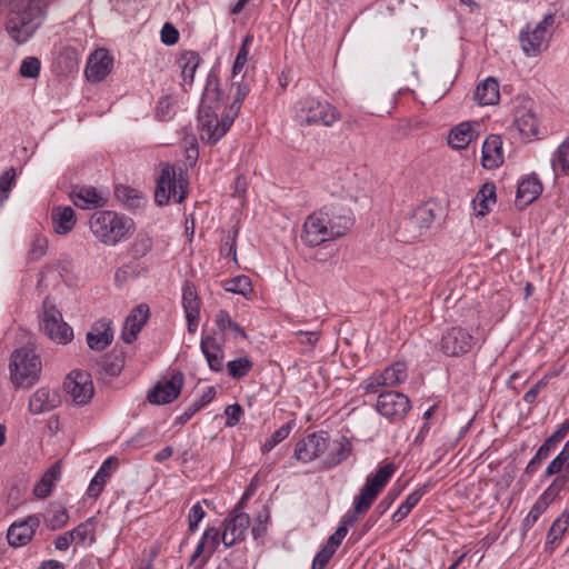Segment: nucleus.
Segmentation results:
<instances>
[{"instance_id": "obj_1", "label": "nucleus", "mask_w": 569, "mask_h": 569, "mask_svg": "<svg viewBox=\"0 0 569 569\" xmlns=\"http://www.w3.org/2000/svg\"><path fill=\"white\" fill-rule=\"evenodd\" d=\"M220 97L218 76L211 71L198 110L200 139L209 146L216 144L228 132L234 120L231 113L224 114L221 119L218 118Z\"/></svg>"}, {"instance_id": "obj_2", "label": "nucleus", "mask_w": 569, "mask_h": 569, "mask_svg": "<svg viewBox=\"0 0 569 569\" xmlns=\"http://www.w3.org/2000/svg\"><path fill=\"white\" fill-rule=\"evenodd\" d=\"M88 223L94 238L107 247L128 240L134 232L133 220L112 210L94 211Z\"/></svg>"}, {"instance_id": "obj_3", "label": "nucleus", "mask_w": 569, "mask_h": 569, "mask_svg": "<svg viewBox=\"0 0 569 569\" xmlns=\"http://www.w3.org/2000/svg\"><path fill=\"white\" fill-rule=\"evenodd\" d=\"M395 471L396 467L393 463H386L376 473H370L359 495L355 497L353 511H348L343 516L340 526H346V529H348L349 526L357 522L358 515L365 513L372 506Z\"/></svg>"}, {"instance_id": "obj_4", "label": "nucleus", "mask_w": 569, "mask_h": 569, "mask_svg": "<svg viewBox=\"0 0 569 569\" xmlns=\"http://www.w3.org/2000/svg\"><path fill=\"white\" fill-rule=\"evenodd\" d=\"M46 4L42 0H29L7 24L10 37L18 43L28 41L43 22Z\"/></svg>"}, {"instance_id": "obj_5", "label": "nucleus", "mask_w": 569, "mask_h": 569, "mask_svg": "<svg viewBox=\"0 0 569 569\" xmlns=\"http://www.w3.org/2000/svg\"><path fill=\"white\" fill-rule=\"evenodd\" d=\"M10 379L16 388H30L41 372V360L34 350L22 347L16 349L10 358Z\"/></svg>"}, {"instance_id": "obj_6", "label": "nucleus", "mask_w": 569, "mask_h": 569, "mask_svg": "<svg viewBox=\"0 0 569 569\" xmlns=\"http://www.w3.org/2000/svg\"><path fill=\"white\" fill-rule=\"evenodd\" d=\"M188 194V180L182 177L180 170L179 177L173 166L167 163L162 167L154 189V201L158 206L168 204L172 198L177 203L184 201Z\"/></svg>"}, {"instance_id": "obj_7", "label": "nucleus", "mask_w": 569, "mask_h": 569, "mask_svg": "<svg viewBox=\"0 0 569 569\" xmlns=\"http://www.w3.org/2000/svg\"><path fill=\"white\" fill-rule=\"evenodd\" d=\"M297 120L302 126H332L339 118V111L327 101L308 97L298 102Z\"/></svg>"}, {"instance_id": "obj_8", "label": "nucleus", "mask_w": 569, "mask_h": 569, "mask_svg": "<svg viewBox=\"0 0 569 569\" xmlns=\"http://www.w3.org/2000/svg\"><path fill=\"white\" fill-rule=\"evenodd\" d=\"M40 328L50 340L60 345H66L73 338L72 328L63 321L61 312L50 302L49 298L43 301Z\"/></svg>"}, {"instance_id": "obj_9", "label": "nucleus", "mask_w": 569, "mask_h": 569, "mask_svg": "<svg viewBox=\"0 0 569 569\" xmlns=\"http://www.w3.org/2000/svg\"><path fill=\"white\" fill-rule=\"evenodd\" d=\"M249 495L250 491L247 490L243 493L241 501L234 507L230 516L223 521L224 529L221 535V541L227 548L232 547L238 541L243 540L246 537V532L250 525V517L248 513L241 512L240 509L242 508V501L248 498Z\"/></svg>"}, {"instance_id": "obj_10", "label": "nucleus", "mask_w": 569, "mask_h": 569, "mask_svg": "<svg viewBox=\"0 0 569 569\" xmlns=\"http://www.w3.org/2000/svg\"><path fill=\"white\" fill-rule=\"evenodd\" d=\"M555 16L546 14L543 19L530 31L527 27L526 31L519 34L521 48L527 56H537L547 48L548 29L553 24Z\"/></svg>"}, {"instance_id": "obj_11", "label": "nucleus", "mask_w": 569, "mask_h": 569, "mask_svg": "<svg viewBox=\"0 0 569 569\" xmlns=\"http://www.w3.org/2000/svg\"><path fill=\"white\" fill-rule=\"evenodd\" d=\"M569 435V418L565 419L557 429L545 439L542 445L538 448L535 456L525 468V475L531 477L540 468L543 460H546L552 451L566 439Z\"/></svg>"}, {"instance_id": "obj_12", "label": "nucleus", "mask_w": 569, "mask_h": 569, "mask_svg": "<svg viewBox=\"0 0 569 569\" xmlns=\"http://www.w3.org/2000/svg\"><path fill=\"white\" fill-rule=\"evenodd\" d=\"M569 435V418L565 419L557 429L545 439L542 445L538 448L535 456L525 468V475L531 477L540 468L543 460H546L552 451L566 439Z\"/></svg>"}, {"instance_id": "obj_13", "label": "nucleus", "mask_w": 569, "mask_h": 569, "mask_svg": "<svg viewBox=\"0 0 569 569\" xmlns=\"http://www.w3.org/2000/svg\"><path fill=\"white\" fill-rule=\"evenodd\" d=\"M323 214L321 210H317L307 217L301 234L305 244L317 247L326 241L336 239Z\"/></svg>"}, {"instance_id": "obj_14", "label": "nucleus", "mask_w": 569, "mask_h": 569, "mask_svg": "<svg viewBox=\"0 0 569 569\" xmlns=\"http://www.w3.org/2000/svg\"><path fill=\"white\" fill-rule=\"evenodd\" d=\"M376 408L381 416L397 421L408 413L411 403L406 395L397 391H387L378 396Z\"/></svg>"}, {"instance_id": "obj_15", "label": "nucleus", "mask_w": 569, "mask_h": 569, "mask_svg": "<svg viewBox=\"0 0 569 569\" xmlns=\"http://www.w3.org/2000/svg\"><path fill=\"white\" fill-rule=\"evenodd\" d=\"M64 389L79 406L87 405L94 393L93 382L90 373L82 370H73L64 381Z\"/></svg>"}, {"instance_id": "obj_16", "label": "nucleus", "mask_w": 569, "mask_h": 569, "mask_svg": "<svg viewBox=\"0 0 569 569\" xmlns=\"http://www.w3.org/2000/svg\"><path fill=\"white\" fill-rule=\"evenodd\" d=\"M329 447L326 432H313L296 443L293 456L297 460L307 463L319 458Z\"/></svg>"}, {"instance_id": "obj_17", "label": "nucleus", "mask_w": 569, "mask_h": 569, "mask_svg": "<svg viewBox=\"0 0 569 569\" xmlns=\"http://www.w3.org/2000/svg\"><path fill=\"white\" fill-rule=\"evenodd\" d=\"M319 210L325 213L323 217L328 221L327 224L336 239L345 236L353 226L351 210L341 202L325 204Z\"/></svg>"}, {"instance_id": "obj_18", "label": "nucleus", "mask_w": 569, "mask_h": 569, "mask_svg": "<svg viewBox=\"0 0 569 569\" xmlns=\"http://www.w3.org/2000/svg\"><path fill=\"white\" fill-rule=\"evenodd\" d=\"M475 337L460 327L448 329L441 339V350L450 357H459L471 350L475 345Z\"/></svg>"}, {"instance_id": "obj_19", "label": "nucleus", "mask_w": 569, "mask_h": 569, "mask_svg": "<svg viewBox=\"0 0 569 569\" xmlns=\"http://www.w3.org/2000/svg\"><path fill=\"white\" fill-rule=\"evenodd\" d=\"M184 377L181 371L173 372L169 380L156 383V386L148 392V401L153 405H166L172 402L179 397Z\"/></svg>"}, {"instance_id": "obj_20", "label": "nucleus", "mask_w": 569, "mask_h": 569, "mask_svg": "<svg viewBox=\"0 0 569 569\" xmlns=\"http://www.w3.org/2000/svg\"><path fill=\"white\" fill-rule=\"evenodd\" d=\"M39 526L40 519L36 515L28 516L24 520L13 522L7 532L9 545L12 547L28 545Z\"/></svg>"}, {"instance_id": "obj_21", "label": "nucleus", "mask_w": 569, "mask_h": 569, "mask_svg": "<svg viewBox=\"0 0 569 569\" xmlns=\"http://www.w3.org/2000/svg\"><path fill=\"white\" fill-rule=\"evenodd\" d=\"M113 66V57L106 49L93 51L87 62L86 77L90 82L102 81L110 72Z\"/></svg>"}, {"instance_id": "obj_22", "label": "nucleus", "mask_w": 569, "mask_h": 569, "mask_svg": "<svg viewBox=\"0 0 569 569\" xmlns=\"http://www.w3.org/2000/svg\"><path fill=\"white\" fill-rule=\"evenodd\" d=\"M200 306L201 302L196 286L190 281H186L182 288V307L184 309L189 332H194L198 327Z\"/></svg>"}, {"instance_id": "obj_23", "label": "nucleus", "mask_w": 569, "mask_h": 569, "mask_svg": "<svg viewBox=\"0 0 569 569\" xmlns=\"http://www.w3.org/2000/svg\"><path fill=\"white\" fill-rule=\"evenodd\" d=\"M112 322L102 318L93 323L91 330L87 333V343L94 351H102L109 347L113 340Z\"/></svg>"}, {"instance_id": "obj_24", "label": "nucleus", "mask_w": 569, "mask_h": 569, "mask_svg": "<svg viewBox=\"0 0 569 569\" xmlns=\"http://www.w3.org/2000/svg\"><path fill=\"white\" fill-rule=\"evenodd\" d=\"M149 318V307L141 303L133 308L126 319L121 338L126 343H131L137 339L138 333L146 325Z\"/></svg>"}, {"instance_id": "obj_25", "label": "nucleus", "mask_w": 569, "mask_h": 569, "mask_svg": "<svg viewBox=\"0 0 569 569\" xmlns=\"http://www.w3.org/2000/svg\"><path fill=\"white\" fill-rule=\"evenodd\" d=\"M543 187L536 173L527 176L518 186L516 206L523 209L531 204L542 193Z\"/></svg>"}, {"instance_id": "obj_26", "label": "nucleus", "mask_w": 569, "mask_h": 569, "mask_svg": "<svg viewBox=\"0 0 569 569\" xmlns=\"http://www.w3.org/2000/svg\"><path fill=\"white\" fill-rule=\"evenodd\" d=\"M59 405L58 391L42 387L30 397L28 409L32 415H41L53 410Z\"/></svg>"}, {"instance_id": "obj_27", "label": "nucleus", "mask_w": 569, "mask_h": 569, "mask_svg": "<svg viewBox=\"0 0 569 569\" xmlns=\"http://www.w3.org/2000/svg\"><path fill=\"white\" fill-rule=\"evenodd\" d=\"M329 452L322 460L325 469H331L345 460H347L352 452V443L346 437H340L333 441L329 440Z\"/></svg>"}, {"instance_id": "obj_28", "label": "nucleus", "mask_w": 569, "mask_h": 569, "mask_svg": "<svg viewBox=\"0 0 569 569\" xmlns=\"http://www.w3.org/2000/svg\"><path fill=\"white\" fill-rule=\"evenodd\" d=\"M482 166L487 169L499 167L503 162L500 136L490 134L482 143Z\"/></svg>"}, {"instance_id": "obj_29", "label": "nucleus", "mask_w": 569, "mask_h": 569, "mask_svg": "<svg viewBox=\"0 0 569 569\" xmlns=\"http://www.w3.org/2000/svg\"><path fill=\"white\" fill-rule=\"evenodd\" d=\"M73 203L80 209L101 208L106 203L103 196L94 187H79L71 192Z\"/></svg>"}, {"instance_id": "obj_30", "label": "nucleus", "mask_w": 569, "mask_h": 569, "mask_svg": "<svg viewBox=\"0 0 569 569\" xmlns=\"http://www.w3.org/2000/svg\"><path fill=\"white\" fill-rule=\"evenodd\" d=\"M200 349L207 359L208 366L213 371H221L223 368V351L213 336L202 337Z\"/></svg>"}, {"instance_id": "obj_31", "label": "nucleus", "mask_w": 569, "mask_h": 569, "mask_svg": "<svg viewBox=\"0 0 569 569\" xmlns=\"http://www.w3.org/2000/svg\"><path fill=\"white\" fill-rule=\"evenodd\" d=\"M117 466L118 459L116 457H109L102 462L88 487L87 495L90 498H97L101 493L107 479L111 476Z\"/></svg>"}, {"instance_id": "obj_32", "label": "nucleus", "mask_w": 569, "mask_h": 569, "mask_svg": "<svg viewBox=\"0 0 569 569\" xmlns=\"http://www.w3.org/2000/svg\"><path fill=\"white\" fill-rule=\"evenodd\" d=\"M61 478V461L54 462L41 477L40 481L36 483L33 493L38 498H47L57 481Z\"/></svg>"}, {"instance_id": "obj_33", "label": "nucleus", "mask_w": 569, "mask_h": 569, "mask_svg": "<svg viewBox=\"0 0 569 569\" xmlns=\"http://www.w3.org/2000/svg\"><path fill=\"white\" fill-rule=\"evenodd\" d=\"M53 229L58 234L70 232L76 222V212L71 207H57L52 210Z\"/></svg>"}, {"instance_id": "obj_34", "label": "nucleus", "mask_w": 569, "mask_h": 569, "mask_svg": "<svg viewBox=\"0 0 569 569\" xmlns=\"http://www.w3.org/2000/svg\"><path fill=\"white\" fill-rule=\"evenodd\" d=\"M477 137L471 122H461L452 128L448 134V144L453 149H465Z\"/></svg>"}, {"instance_id": "obj_35", "label": "nucleus", "mask_w": 569, "mask_h": 569, "mask_svg": "<svg viewBox=\"0 0 569 569\" xmlns=\"http://www.w3.org/2000/svg\"><path fill=\"white\" fill-rule=\"evenodd\" d=\"M499 84L495 78L489 77L477 86L475 99L479 104H495L499 101Z\"/></svg>"}, {"instance_id": "obj_36", "label": "nucleus", "mask_w": 569, "mask_h": 569, "mask_svg": "<svg viewBox=\"0 0 569 569\" xmlns=\"http://www.w3.org/2000/svg\"><path fill=\"white\" fill-rule=\"evenodd\" d=\"M437 206L433 203H423L413 209L408 223L419 231L430 228L436 219Z\"/></svg>"}, {"instance_id": "obj_37", "label": "nucleus", "mask_w": 569, "mask_h": 569, "mask_svg": "<svg viewBox=\"0 0 569 569\" xmlns=\"http://www.w3.org/2000/svg\"><path fill=\"white\" fill-rule=\"evenodd\" d=\"M550 163L555 179L560 174L569 177V136L555 150Z\"/></svg>"}, {"instance_id": "obj_38", "label": "nucleus", "mask_w": 569, "mask_h": 569, "mask_svg": "<svg viewBox=\"0 0 569 569\" xmlns=\"http://www.w3.org/2000/svg\"><path fill=\"white\" fill-rule=\"evenodd\" d=\"M515 126L525 137L536 136L538 133V120L536 114L526 108H518L515 112Z\"/></svg>"}, {"instance_id": "obj_39", "label": "nucleus", "mask_w": 569, "mask_h": 569, "mask_svg": "<svg viewBox=\"0 0 569 569\" xmlns=\"http://www.w3.org/2000/svg\"><path fill=\"white\" fill-rule=\"evenodd\" d=\"M114 196L118 201L129 209H138L146 203V198L142 192L129 186H117L114 189Z\"/></svg>"}, {"instance_id": "obj_40", "label": "nucleus", "mask_w": 569, "mask_h": 569, "mask_svg": "<svg viewBox=\"0 0 569 569\" xmlns=\"http://www.w3.org/2000/svg\"><path fill=\"white\" fill-rule=\"evenodd\" d=\"M428 491L429 485L425 483L411 492L392 515V521L400 522L403 520Z\"/></svg>"}, {"instance_id": "obj_41", "label": "nucleus", "mask_w": 569, "mask_h": 569, "mask_svg": "<svg viewBox=\"0 0 569 569\" xmlns=\"http://www.w3.org/2000/svg\"><path fill=\"white\" fill-rule=\"evenodd\" d=\"M201 58L196 51H184L181 53L179 63L181 64V76L183 82L188 86L193 83L194 73Z\"/></svg>"}, {"instance_id": "obj_42", "label": "nucleus", "mask_w": 569, "mask_h": 569, "mask_svg": "<svg viewBox=\"0 0 569 569\" xmlns=\"http://www.w3.org/2000/svg\"><path fill=\"white\" fill-rule=\"evenodd\" d=\"M553 476V480L539 497L548 505H550L560 495V492L566 488L567 483L569 482V472L566 470Z\"/></svg>"}, {"instance_id": "obj_43", "label": "nucleus", "mask_w": 569, "mask_h": 569, "mask_svg": "<svg viewBox=\"0 0 569 569\" xmlns=\"http://www.w3.org/2000/svg\"><path fill=\"white\" fill-rule=\"evenodd\" d=\"M563 470L569 472V439L565 442L560 452L546 467L543 478H550Z\"/></svg>"}, {"instance_id": "obj_44", "label": "nucleus", "mask_w": 569, "mask_h": 569, "mask_svg": "<svg viewBox=\"0 0 569 569\" xmlns=\"http://www.w3.org/2000/svg\"><path fill=\"white\" fill-rule=\"evenodd\" d=\"M407 367L403 362H396L380 373V381L386 386H397L407 379Z\"/></svg>"}, {"instance_id": "obj_45", "label": "nucleus", "mask_w": 569, "mask_h": 569, "mask_svg": "<svg viewBox=\"0 0 569 569\" xmlns=\"http://www.w3.org/2000/svg\"><path fill=\"white\" fill-rule=\"evenodd\" d=\"M569 526V512H562L551 525L548 533L546 546H552L557 543L567 531Z\"/></svg>"}, {"instance_id": "obj_46", "label": "nucleus", "mask_w": 569, "mask_h": 569, "mask_svg": "<svg viewBox=\"0 0 569 569\" xmlns=\"http://www.w3.org/2000/svg\"><path fill=\"white\" fill-rule=\"evenodd\" d=\"M94 520V518H89L70 530L74 541L81 543L88 541L89 545H92L96 541Z\"/></svg>"}, {"instance_id": "obj_47", "label": "nucleus", "mask_w": 569, "mask_h": 569, "mask_svg": "<svg viewBox=\"0 0 569 569\" xmlns=\"http://www.w3.org/2000/svg\"><path fill=\"white\" fill-rule=\"evenodd\" d=\"M549 507L548 503H546L540 498L537 499V501L531 507L529 513L525 517L521 523L520 532L521 537L525 538L528 533V531L533 527V525L538 521L540 516L547 510Z\"/></svg>"}, {"instance_id": "obj_48", "label": "nucleus", "mask_w": 569, "mask_h": 569, "mask_svg": "<svg viewBox=\"0 0 569 569\" xmlns=\"http://www.w3.org/2000/svg\"><path fill=\"white\" fill-rule=\"evenodd\" d=\"M203 505L208 508H214L213 503L208 499H202L191 507L188 513V529L192 533L198 530L199 523L206 517Z\"/></svg>"}, {"instance_id": "obj_49", "label": "nucleus", "mask_w": 569, "mask_h": 569, "mask_svg": "<svg viewBox=\"0 0 569 569\" xmlns=\"http://www.w3.org/2000/svg\"><path fill=\"white\" fill-rule=\"evenodd\" d=\"M293 426L295 421L291 420L277 429L261 446L262 453L271 451L278 443L287 439Z\"/></svg>"}, {"instance_id": "obj_50", "label": "nucleus", "mask_w": 569, "mask_h": 569, "mask_svg": "<svg viewBox=\"0 0 569 569\" xmlns=\"http://www.w3.org/2000/svg\"><path fill=\"white\" fill-rule=\"evenodd\" d=\"M253 41V36L248 33L239 48L236 60L232 66V79H236L237 76L242 71L243 67L248 62L249 58V47Z\"/></svg>"}, {"instance_id": "obj_51", "label": "nucleus", "mask_w": 569, "mask_h": 569, "mask_svg": "<svg viewBox=\"0 0 569 569\" xmlns=\"http://www.w3.org/2000/svg\"><path fill=\"white\" fill-rule=\"evenodd\" d=\"M216 325L222 333H226L228 330H232L240 337L247 338L244 330L231 319L229 312L226 310H219L217 312Z\"/></svg>"}, {"instance_id": "obj_52", "label": "nucleus", "mask_w": 569, "mask_h": 569, "mask_svg": "<svg viewBox=\"0 0 569 569\" xmlns=\"http://www.w3.org/2000/svg\"><path fill=\"white\" fill-rule=\"evenodd\" d=\"M241 80H243V76L241 77ZM231 87L236 91H234V96H233V101L230 106V113L233 117H236L241 109L244 98L247 97V94L250 91V87L248 83H246L243 81H233Z\"/></svg>"}, {"instance_id": "obj_53", "label": "nucleus", "mask_w": 569, "mask_h": 569, "mask_svg": "<svg viewBox=\"0 0 569 569\" xmlns=\"http://www.w3.org/2000/svg\"><path fill=\"white\" fill-rule=\"evenodd\" d=\"M252 368V362L248 357H240L227 363L228 373L233 379H241L248 375Z\"/></svg>"}, {"instance_id": "obj_54", "label": "nucleus", "mask_w": 569, "mask_h": 569, "mask_svg": "<svg viewBox=\"0 0 569 569\" xmlns=\"http://www.w3.org/2000/svg\"><path fill=\"white\" fill-rule=\"evenodd\" d=\"M69 515L66 508L57 507L48 512L44 522L51 530H57L67 525Z\"/></svg>"}, {"instance_id": "obj_55", "label": "nucleus", "mask_w": 569, "mask_h": 569, "mask_svg": "<svg viewBox=\"0 0 569 569\" xmlns=\"http://www.w3.org/2000/svg\"><path fill=\"white\" fill-rule=\"evenodd\" d=\"M16 169L13 167L8 168L0 176V207L9 198V192L16 183Z\"/></svg>"}, {"instance_id": "obj_56", "label": "nucleus", "mask_w": 569, "mask_h": 569, "mask_svg": "<svg viewBox=\"0 0 569 569\" xmlns=\"http://www.w3.org/2000/svg\"><path fill=\"white\" fill-rule=\"evenodd\" d=\"M224 289L229 292L246 296L251 291V281L247 276H237L226 281Z\"/></svg>"}, {"instance_id": "obj_57", "label": "nucleus", "mask_w": 569, "mask_h": 569, "mask_svg": "<svg viewBox=\"0 0 569 569\" xmlns=\"http://www.w3.org/2000/svg\"><path fill=\"white\" fill-rule=\"evenodd\" d=\"M41 62L37 57H26L20 64L19 73L22 78L36 79L39 77Z\"/></svg>"}, {"instance_id": "obj_58", "label": "nucleus", "mask_w": 569, "mask_h": 569, "mask_svg": "<svg viewBox=\"0 0 569 569\" xmlns=\"http://www.w3.org/2000/svg\"><path fill=\"white\" fill-rule=\"evenodd\" d=\"M207 542V557L201 560L203 565L207 559L217 550L220 543V531L214 527L207 528L201 537Z\"/></svg>"}, {"instance_id": "obj_59", "label": "nucleus", "mask_w": 569, "mask_h": 569, "mask_svg": "<svg viewBox=\"0 0 569 569\" xmlns=\"http://www.w3.org/2000/svg\"><path fill=\"white\" fill-rule=\"evenodd\" d=\"M99 365L107 375L116 377L122 370L123 360L120 357H112L110 355H106L102 357Z\"/></svg>"}, {"instance_id": "obj_60", "label": "nucleus", "mask_w": 569, "mask_h": 569, "mask_svg": "<svg viewBox=\"0 0 569 569\" xmlns=\"http://www.w3.org/2000/svg\"><path fill=\"white\" fill-rule=\"evenodd\" d=\"M48 249V240L43 236H36L31 242L28 258L30 261H38L46 256Z\"/></svg>"}, {"instance_id": "obj_61", "label": "nucleus", "mask_w": 569, "mask_h": 569, "mask_svg": "<svg viewBox=\"0 0 569 569\" xmlns=\"http://www.w3.org/2000/svg\"><path fill=\"white\" fill-rule=\"evenodd\" d=\"M152 248V241L149 237H138L132 246H131V252L133 258H142L144 257Z\"/></svg>"}, {"instance_id": "obj_62", "label": "nucleus", "mask_w": 569, "mask_h": 569, "mask_svg": "<svg viewBox=\"0 0 569 569\" xmlns=\"http://www.w3.org/2000/svg\"><path fill=\"white\" fill-rule=\"evenodd\" d=\"M237 230L233 231V233H228L221 242L220 246V254L224 257L232 256V259L237 261V246H236V238H237Z\"/></svg>"}, {"instance_id": "obj_63", "label": "nucleus", "mask_w": 569, "mask_h": 569, "mask_svg": "<svg viewBox=\"0 0 569 569\" xmlns=\"http://www.w3.org/2000/svg\"><path fill=\"white\" fill-rule=\"evenodd\" d=\"M333 555L331 547L323 546L315 556L311 569H325Z\"/></svg>"}, {"instance_id": "obj_64", "label": "nucleus", "mask_w": 569, "mask_h": 569, "mask_svg": "<svg viewBox=\"0 0 569 569\" xmlns=\"http://www.w3.org/2000/svg\"><path fill=\"white\" fill-rule=\"evenodd\" d=\"M270 519V513L267 508H263L262 511L258 513L256 517L257 525L252 527V535L257 539L266 533L267 530V522Z\"/></svg>"}]
</instances>
